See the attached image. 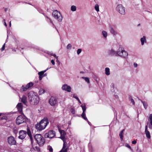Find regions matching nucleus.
I'll use <instances>...</instances> for the list:
<instances>
[{"label":"nucleus","mask_w":152,"mask_h":152,"mask_svg":"<svg viewBox=\"0 0 152 152\" xmlns=\"http://www.w3.org/2000/svg\"><path fill=\"white\" fill-rule=\"evenodd\" d=\"M116 10L121 15L125 13V9L122 4L118 5L116 8Z\"/></svg>","instance_id":"0eeeda50"},{"label":"nucleus","mask_w":152,"mask_h":152,"mask_svg":"<svg viewBox=\"0 0 152 152\" xmlns=\"http://www.w3.org/2000/svg\"><path fill=\"white\" fill-rule=\"evenodd\" d=\"M51 63L53 65H55V64L54 61L53 59H52L51 60Z\"/></svg>","instance_id":"8fccbe9b"},{"label":"nucleus","mask_w":152,"mask_h":152,"mask_svg":"<svg viewBox=\"0 0 152 152\" xmlns=\"http://www.w3.org/2000/svg\"><path fill=\"white\" fill-rule=\"evenodd\" d=\"M53 56H54V57H55V58H57L58 57V56H57L55 54H54L53 55Z\"/></svg>","instance_id":"6e6d98bb"},{"label":"nucleus","mask_w":152,"mask_h":152,"mask_svg":"<svg viewBox=\"0 0 152 152\" xmlns=\"http://www.w3.org/2000/svg\"><path fill=\"white\" fill-rule=\"evenodd\" d=\"M84 78V79L86 82L88 83H89V78L87 77H83Z\"/></svg>","instance_id":"c9c22d12"},{"label":"nucleus","mask_w":152,"mask_h":152,"mask_svg":"<svg viewBox=\"0 0 152 152\" xmlns=\"http://www.w3.org/2000/svg\"><path fill=\"white\" fill-rule=\"evenodd\" d=\"M6 117L5 116H4L3 117H2L1 118V119L3 120V119H6Z\"/></svg>","instance_id":"13d9d810"},{"label":"nucleus","mask_w":152,"mask_h":152,"mask_svg":"<svg viewBox=\"0 0 152 152\" xmlns=\"http://www.w3.org/2000/svg\"><path fill=\"white\" fill-rule=\"evenodd\" d=\"M129 99L130 100L131 99H132L131 96H130V95H129Z\"/></svg>","instance_id":"052dcab7"},{"label":"nucleus","mask_w":152,"mask_h":152,"mask_svg":"<svg viewBox=\"0 0 152 152\" xmlns=\"http://www.w3.org/2000/svg\"><path fill=\"white\" fill-rule=\"evenodd\" d=\"M17 107L20 113L23 114L22 111L23 106L21 103H19L17 105Z\"/></svg>","instance_id":"f3484780"},{"label":"nucleus","mask_w":152,"mask_h":152,"mask_svg":"<svg viewBox=\"0 0 152 152\" xmlns=\"http://www.w3.org/2000/svg\"><path fill=\"white\" fill-rule=\"evenodd\" d=\"M82 51L81 49H78L77 51V54H80Z\"/></svg>","instance_id":"4c0bfd02"},{"label":"nucleus","mask_w":152,"mask_h":152,"mask_svg":"<svg viewBox=\"0 0 152 152\" xmlns=\"http://www.w3.org/2000/svg\"><path fill=\"white\" fill-rule=\"evenodd\" d=\"M71 10L72 11H75L76 10V7L74 5L72 6L71 7Z\"/></svg>","instance_id":"2f4dec72"},{"label":"nucleus","mask_w":152,"mask_h":152,"mask_svg":"<svg viewBox=\"0 0 152 152\" xmlns=\"http://www.w3.org/2000/svg\"><path fill=\"white\" fill-rule=\"evenodd\" d=\"M7 8H6L4 10H5V12H6L7 11Z\"/></svg>","instance_id":"338daca9"},{"label":"nucleus","mask_w":152,"mask_h":152,"mask_svg":"<svg viewBox=\"0 0 152 152\" xmlns=\"http://www.w3.org/2000/svg\"><path fill=\"white\" fill-rule=\"evenodd\" d=\"M134 67H136L137 66V64L135 63H134Z\"/></svg>","instance_id":"864d4df0"},{"label":"nucleus","mask_w":152,"mask_h":152,"mask_svg":"<svg viewBox=\"0 0 152 152\" xmlns=\"http://www.w3.org/2000/svg\"><path fill=\"white\" fill-rule=\"evenodd\" d=\"M119 136L120 137V138L121 139V140H122V139H123V137L122 134H120H120H119Z\"/></svg>","instance_id":"09e8293b"},{"label":"nucleus","mask_w":152,"mask_h":152,"mask_svg":"<svg viewBox=\"0 0 152 152\" xmlns=\"http://www.w3.org/2000/svg\"><path fill=\"white\" fill-rule=\"evenodd\" d=\"M67 143L66 141H64V144L63 145V147L61 150H64V149H66L67 148H66Z\"/></svg>","instance_id":"7c9ffc66"},{"label":"nucleus","mask_w":152,"mask_h":152,"mask_svg":"<svg viewBox=\"0 0 152 152\" xmlns=\"http://www.w3.org/2000/svg\"><path fill=\"white\" fill-rule=\"evenodd\" d=\"M39 122L43 126V128L45 129L49 123L48 119L47 117L44 118L43 119L41 120Z\"/></svg>","instance_id":"9d476101"},{"label":"nucleus","mask_w":152,"mask_h":152,"mask_svg":"<svg viewBox=\"0 0 152 152\" xmlns=\"http://www.w3.org/2000/svg\"><path fill=\"white\" fill-rule=\"evenodd\" d=\"M131 103L133 105L135 104V102L134 100L133 99H131L130 100Z\"/></svg>","instance_id":"c03bdc74"},{"label":"nucleus","mask_w":152,"mask_h":152,"mask_svg":"<svg viewBox=\"0 0 152 152\" xmlns=\"http://www.w3.org/2000/svg\"><path fill=\"white\" fill-rule=\"evenodd\" d=\"M30 104L32 105H36L39 102V98L37 95L34 92L31 91L28 94Z\"/></svg>","instance_id":"f03ea898"},{"label":"nucleus","mask_w":152,"mask_h":152,"mask_svg":"<svg viewBox=\"0 0 152 152\" xmlns=\"http://www.w3.org/2000/svg\"><path fill=\"white\" fill-rule=\"evenodd\" d=\"M111 87L113 88H114V85L113 84H112L111 85Z\"/></svg>","instance_id":"680f3d73"},{"label":"nucleus","mask_w":152,"mask_h":152,"mask_svg":"<svg viewBox=\"0 0 152 152\" xmlns=\"http://www.w3.org/2000/svg\"><path fill=\"white\" fill-rule=\"evenodd\" d=\"M45 91L44 89L42 88H40L39 90V95H41L44 93Z\"/></svg>","instance_id":"bb28decb"},{"label":"nucleus","mask_w":152,"mask_h":152,"mask_svg":"<svg viewBox=\"0 0 152 152\" xmlns=\"http://www.w3.org/2000/svg\"><path fill=\"white\" fill-rule=\"evenodd\" d=\"M33 84L32 82H30L28 83L25 87L24 86H22L20 90L22 91H26L28 89L33 86Z\"/></svg>","instance_id":"f8f14e48"},{"label":"nucleus","mask_w":152,"mask_h":152,"mask_svg":"<svg viewBox=\"0 0 152 152\" xmlns=\"http://www.w3.org/2000/svg\"><path fill=\"white\" fill-rule=\"evenodd\" d=\"M102 33L103 37L104 38H106L107 35V32L105 31H102Z\"/></svg>","instance_id":"c85d7f7f"},{"label":"nucleus","mask_w":152,"mask_h":152,"mask_svg":"<svg viewBox=\"0 0 152 152\" xmlns=\"http://www.w3.org/2000/svg\"><path fill=\"white\" fill-rule=\"evenodd\" d=\"M62 89L64 91L68 92H70L71 91V87L70 86H68L66 84L63 85L62 87Z\"/></svg>","instance_id":"ddd939ff"},{"label":"nucleus","mask_w":152,"mask_h":152,"mask_svg":"<svg viewBox=\"0 0 152 152\" xmlns=\"http://www.w3.org/2000/svg\"><path fill=\"white\" fill-rule=\"evenodd\" d=\"M34 138L40 146H42L44 144L45 140L41 134L35 135L34 136Z\"/></svg>","instance_id":"20e7f679"},{"label":"nucleus","mask_w":152,"mask_h":152,"mask_svg":"<svg viewBox=\"0 0 152 152\" xmlns=\"http://www.w3.org/2000/svg\"><path fill=\"white\" fill-rule=\"evenodd\" d=\"M105 73L107 75H108L110 74V69L109 68L106 67L105 68Z\"/></svg>","instance_id":"5701e85b"},{"label":"nucleus","mask_w":152,"mask_h":152,"mask_svg":"<svg viewBox=\"0 0 152 152\" xmlns=\"http://www.w3.org/2000/svg\"><path fill=\"white\" fill-rule=\"evenodd\" d=\"M146 135L147 138L149 139L151 138V135L149 132L148 131H145Z\"/></svg>","instance_id":"b1692460"},{"label":"nucleus","mask_w":152,"mask_h":152,"mask_svg":"<svg viewBox=\"0 0 152 152\" xmlns=\"http://www.w3.org/2000/svg\"><path fill=\"white\" fill-rule=\"evenodd\" d=\"M27 134L29 137L31 141V143L32 144L33 142V140L32 137L31 131L28 127L27 128Z\"/></svg>","instance_id":"dca6fc26"},{"label":"nucleus","mask_w":152,"mask_h":152,"mask_svg":"<svg viewBox=\"0 0 152 152\" xmlns=\"http://www.w3.org/2000/svg\"><path fill=\"white\" fill-rule=\"evenodd\" d=\"M60 138L62 140H63V142H64V141H66V140L65 139V137L64 136V135H61Z\"/></svg>","instance_id":"72a5a7b5"},{"label":"nucleus","mask_w":152,"mask_h":152,"mask_svg":"<svg viewBox=\"0 0 152 152\" xmlns=\"http://www.w3.org/2000/svg\"><path fill=\"white\" fill-rule=\"evenodd\" d=\"M140 41L141 42V45H144V42H146V37L145 36H143L142 38L140 39Z\"/></svg>","instance_id":"412c9836"},{"label":"nucleus","mask_w":152,"mask_h":152,"mask_svg":"<svg viewBox=\"0 0 152 152\" xmlns=\"http://www.w3.org/2000/svg\"><path fill=\"white\" fill-rule=\"evenodd\" d=\"M71 47H72V45H71V44H68V45H67V46H66V48L67 49H71Z\"/></svg>","instance_id":"f704fd0d"},{"label":"nucleus","mask_w":152,"mask_h":152,"mask_svg":"<svg viewBox=\"0 0 152 152\" xmlns=\"http://www.w3.org/2000/svg\"><path fill=\"white\" fill-rule=\"evenodd\" d=\"M77 100L79 102V103H80V104H81V102L80 101V100L79 99V98H78V99H77Z\"/></svg>","instance_id":"4d7b16f0"},{"label":"nucleus","mask_w":152,"mask_h":152,"mask_svg":"<svg viewBox=\"0 0 152 152\" xmlns=\"http://www.w3.org/2000/svg\"><path fill=\"white\" fill-rule=\"evenodd\" d=\"M4 25L6 26H7V24H6V23L5 22H4Z\"/></svg>","instance_id":"0e129e2a"},{"label":"nucleus","mask_w":152,"mask_h":152,"mask_svg":"<svg viewBox=\"0 0 152 152\" xmlns=\"http://www.w3.org/2000/svg\"><path fill=\"white\" fill-rule=\"evenodd\" d=\"M86 104L85 103L84 104H82L81 105V107H82V110H83V113H85V112L86 111Z\"/></svg>","instance_id":"4be33fe9"},{"label":"nucleus","mask_w":152,"mask_h":152,"mask_svg":"<svg viewBox=\"0 0 152 152\" xmlns=\"http://www.w3.org/2000/svg\"><path fill=\"white\" fill-rule=\"evenodd\" d=\"M149 119L150 121V124L152 125V114H150L149 117Z\"/></svg>","instance_id":"473e14b6"},{"label":"nucleus","mask_w":152,"mask_h":152,"mask_svg":"<svg viewBox=\"0 0 152 152\" xmlns=\"http://www.w3.org/2000/svg\"><path fill=\"white\" fill-rule=\"evenodd\" d=\"M68 148H66L64 149V150H61L59 152H67Z\"/></svg>","instance_id":"ea45409f"},{"label":"nucleus","mask_w":152,"mask_h":152,"mask_svg":"<svg viewBox=\"0 0 152 152\" xmlns=\"http://www.w3.org/2000/svg\"><path fill=\"white\" fill-rule=\"evenodd\" d=\"M11 21H10V24H9L10 26H11Z\"/></svg>","instance_id":"774afa93"},{"label":"nucleus","mask_w":152,"mask_h":152,"mask_svg":"<svg viewBox=\"0 0 152 152\" xmlns=\"http://www.w3.org/2000/svg\"><path fill=\"white\" fill-rule=\"evenodd\" d=\"M71 113L72 114H74L75 113V110L73 108H72V109H71Z\"/></svg>","instance_id":"a19ab883"},{"label":"nucleus","mask_w":152,"mask_h":152,"mask_svg":"<svg viewBox=\"0 0 152 152\" xmlns=\"http://www.w3.org/2000/svg\"><path fill=\"white\" fill-rule=\"evenodd\" d=\"M49 68H48L46 70L39 72L38 73V74L39 75V80H41L42 78L44 77L45 76V75H44V73Z\"/></svg>","instance_id":"2eb2a0df"},{"label":"nucleus","mask_w":152,"mask_h":152,"mask_svg":"<svg viewBox=\"0 0 152 152\" xmlns=\"http://www.w3.org/2000/svg\"><path fill=\"white\" fill-rule=\"evenodd\" d=\"M35 149L36 150L35 151H40V149L37 146H36L35 147Z\"/></svg>","instance_id":"58836bf2"},{"label":"nucleus","mask_w":152,"mask_h":152,"mask_svg":"<svg viewBox=\"0 0 152 152\" xmlns=\"http://www.w3.org/2000/svg\"><path fill=\"white\" fill-rule=\"evenodd\" d=\"M137 98L138 99L140 100L141 102L143 104V106L145 109H146L148 106L147 102L145 101H143L142 100L140 99L138 97H137Z\"/></svg>","instance_id":"6ab92c4d"},{"label":"nucleus","mask_w":152,"mask_h":152,"mask_svg":"<svg viewBox=\"0 0 152 152\" xmlns=\"http://www.w3.org/2000/svg\"><path fill=\"white\" fill-rule=\"evenodd\" d=\"M73 97L74 98H75V99H78V98L77 96H76V95H75V94H73Z\"/></svg>","instance_id":"49530a36"},{"label":"nucleus","mask_w":152,"mask_h":152,"mask_svg":"<svg viewBox=\"0 0 152 152\" xmlns=\"http://www.w3.org/2000/svg\"><path fill=\"white\" fill-rule=\"evenodd\" d=\"M88 123V124L90 125V126H91V123H90L88 121V120L87 121H86Z\"/></svg>","instance_id":"5fc2aeb1"},{"label":"nucleus","mask_w":152,"mask_h":152,"mask_svg":"<svg viewBox=\"0 0 152 152\" xmlns=\"http://www.w3.org/2000/svg\"><path fill=\"white\" fill-rule=\"evenodd\" d=\"M148 130V126L147 125H146L145 126V131H147Z\"/></svg>","instance_id":"603ef678"},{"label":"nucleus","mask_w":152,"mask_h":152,"mask_svg":"<svg viewBox=\"0 0 152 152\" xmlns=\"http://www.w3.org/2000/svg\"><path fill=\"white\" fill-rule=\"evenodd\" d=\"M5 43H4V45H3V46L1 49V51H3V50H4V49H5Z\"/></svg>","instance_id":"37998d69"},{"label":"nucleus","mask_w":152,"mask_h":152,"mask_svg":"<svg viewBox=\"0 0 152 152\" xmlns=\"http://www.w3.org/2000/svg\"><path fill=\"white\" fill-rule=\"evenodd\" d=\"M28 119L23 114L21 115H19L16 119V123L17 124L19 125L23 123H26L28 121Z\"/></svg>","instance_id":"7ed1b4c3"},{"label":"nucleus","mask_w":152,"mask_h":152,"mask_svg":"<svg viewBox=\"0 0 152 152\" xmlns=\"http://www.w3.org/2000/svg\"><path fill=\"white\" fill-rule=\"evenodd\" d=\"M82 117L86 121H87L88 119L86 116V114L85 113H82L81 114Z\"/></svg>","instance_id":"cd10ccee"},{"label":"nucleus","mask_w":152,"mask_h":152,"mask_svg":"<svg viewBox=\"0 0 152 152\" xmlns=\"http://www.w3.org/2000/svg\"><path fill=\"white\" fill-rule=\"evenodd\" d=\"M48 149L50 152H52L53 151V149L51 146H49L48 147Z\"/></svg>","instance_id":"e433bc0d"},{"label":"nucleus","mask_w":152,"mask_h":152,"mask_svg":"<svg viewBox=\"0 0 152 152\" xmlns=\"http://www.w3.org/2000/svg\"><path fill=\"white\" fill-rule=\"evenodd\" d=\"M19 136L18 138L21 140L23 139L26 137L27 132L26 131L21 130L19 132Z\"/></svg>","instance_id":"9b49d317"},{"label":"nucleus","mask_w":152,"mask_h":152,"mask_svg":"<svg viewBox=\"0 0 152 152\" xmlns=\"http://www.w3.org/2000/svg\"><path fill=\"white\" fill-rule=\"evenodd\" d=\"M56 61H57V62H58V63H59V64L60 63V62H59V61L57 59L56 60Z\"/></svg>","instance_id":"69168bd1"},{"label":"nucleus","mask_w":152,"mask_h":152,"mask_svg":"<svg viewBox=\"0 0 152 152\" xmlns=\"http://www.w3.org/2000/svg\"><path fill=\"white\" fill-rule=\"evenodd\" d=\"M27 97L25 96H23L22 98H21V101L25 104H26L27 102Z\"/></svg>","instance_id":"aec40b11"},{"label":"nucleus","mask_w":152,"mask_h":152,"mask_svg":"<svg viewBox=\"0 0 152 152\" xmlns=\"http://www.w3.org/2000/svg\"><path fill=\"white\" fill-rule=\"evenodd\" d=\"M46 18L48 19L47 20V21L49 22H50V23L52 24L53 26H55L54 24H53V22L52 20H51V19H50V18H49L48 16L46 17Z\"/></svg>","instance_id":"393cba45"},{"label":"nucleus","mask_w":152,"mask_h":152,"mask_svg":"<svg viewBox=\"0 0 152 152\" xmlns=\"http://www.w3.org/2000/svg\"><path fill=\"white\" fill-rule=\"evenodd\" d=\"M124 130V129L122 130L120 132V134H122L123 131Z\"/></svg>","instance_id":"e2e57ef3"},{"label":"nucleus","mask_w":152,"mask_h":152,"mask_svg":"<svg viewBox=\"0 0 152 152\" xmlns=\"http://www.w3.org/2000/svg\"><path fill=\"white\" fill-rule=\"evenodd\" d=\"M18 132V131L16 129H14L13 130V133L15 134H16Z\"/></svg>","instance_id":"79ce46f5"},{"label":"nucleus","mask_w":152,"mask_h":152,"mask_svg":"<svg viewBox=\"0 0 152 152\" xmlns=\"http://www.w3.org/2000/svg\"><path fill=\"white\" fill-rule=\"evenodd\" d=\"M52 15L54 18L57 19L59 22L61 21L62 17L61 13L60 12H58L57 10H54L53 12Z\"/></svg>","instance_id":"39448f33"},{"label":"nucleus","mask_w":152,"mask_h":152,"mask_svg":"<svg viewBox=\"0 0 152 152\" xmlns=\"http://www.w3.org/2000/svg\"><path fill=\"white\" fill-rule=\"evenodd\" d=\"M137 143V142L136 140H133L132 142V144H135Z\"/></svg>","instance_id":"3c124183"},{"label":"nucleus","mask_w":152,"mask_h":152,"mask_svg":"<svg viewBox=\"0 0 152 152\" xmlns=\"http://www.w3.org/2000/svg\"><path fill=\"white\" fill-rule=\"evenodd\" d=\"M56 136L55 131L53 130L49 131L48 133H46L44 136L45 138H52Z\"/></svg>","instance_id":"6e6552de"},{"label":"nucleus","mask_w":152,"mask_h":152,"mask_svg":"<svg viewBox=\"0 0 152 152\" xmlns=\"http://www.w3.org/2000/svg\"><path fill=\"white\" fill-rule=\"evenodd\" d=\"M94 8L97 12H98L99 11V6L98 4H96L94 6Z\"/></svg>","instance_id":"c756f323"},{"label":"nucleus","mask_w":152,"mask_h":152,"mask_svg":"<svg viewBox=\"0 0 152 152\" xmlns=\"http://www.w3.org/2000/svg\"><path fill=\"white\" fill-rule=\"evenodd\" d=\"M125 146L126 147L129 148L130 149H131V147H130V146L128 144H125Z\"/></svg>","instance_id":"a18cd8bd"},{"label":"nucleus","mask_w":152,"mask_h":152,"mask_svg":"<svg viewBox=\"0 0 152 152\" xmlns=\"http://www.w3.org/2000/svg\"><path fill=\"white\" fill-rule=\"evenodd\" d=\"M148 127L151 129L152 130V125H151V124H150L148 125Z\"/></svg>","instance_id":"de8ad7c7"},{"label":"nucleus","mask_w":152,"mask_h":152,"mask_svg":"<svg viewBox=\"0 0 152 152\" xmlns=\"http://www.w3.org/2000/svg\"><path fill=\"white\" fill-rule=\"evenodd\" d=\"M59 131L60 132L61 135H65L66 134V132L64 130H59Z\"/></svg>","instance_id":"a878e982"},{"label":"nucleus","mask_w":152,"mask_h":152,"mask_svg":"<svg viewBox=\"0 0 152 152\" xmlns=\"http://www.w3.org/2000/svg\"><path fill=\"white\" fill-rule=\"evenodd\" d=\"M43 127L40 122L37 123L35 125V127L37 131H41L44 129H45L43 128Z\"/></svg>","instance_id":"4468645a"},{"label":"nucleus","mask_w":152,"mask_h":152,"mask_svg":"<svg viewBox=\"0 0 152 152\" xmlns=\"http://www.w3.org/2000/svg\"><path fill=\"white\" fill-rule=\"evenodd\" d=\"M48 102L51 106H56L58 104L57 98L55 96H51L49 99Z\"/></svg>","instance_id":"423d86ee"},{"label":"nucleus","mask_w":152,"mask_h":152,"mask_svg":"<svg viewBox=\"0 0 152 152\" xmlns=\"http://www.w3.org/2000/svg\"><path fill=\"white\" fill-rule=\"evenodd\" d=\"M108 53L111 56H117L118 55L124 58H126L128 55L127 52L124 50V48L122 47H120L117 50V53L112 49L108 50Z\"/></svg>","instance_id":"f257e3e1"},{"label":"nucleus","mask_w":152,"mask_h":152,"mask_svg":"<svg viewBox=\"0 0 152 152\" xmlns=\"http://www.w3.org/2000/svg\"><path fill=\"white\" fill-rule=\"evenodd\" d=\"M34 150H36L34 148H31V151H33Z\"/></svg>","instance_id":"bf43d9fd"},{"label":"nucleus","mask_w":152,"mask_h":152,"mask_svg":"<svg viewBox=\"0 0 152 152\" xmlns=\"http://www.w3.org/2000/svg\"><path fill=\"white\" fill-rule=\"evenodd\" d=\"M110 31L112 34L114 35H116L118 34V32L115 31L112 26L110 27Z\"/></svg>","instance_id":"a211bd4d"},{"label":"nucleus","mask_w":152,"mask_h":152,"mask_svg":"<svg viewBox=\"0 0 152 152\" xmlns=\"http://www.w3.org/2000/svg\"><path fill=\"white\" fill-rule=\"evenodd\" d=\"M7 142L10 145H16L17 142L16 141L15 138L12 136H10L8 137L7 138Z\"/></svg>","instance_id":"1a4fd4ad"}]
</instances>
